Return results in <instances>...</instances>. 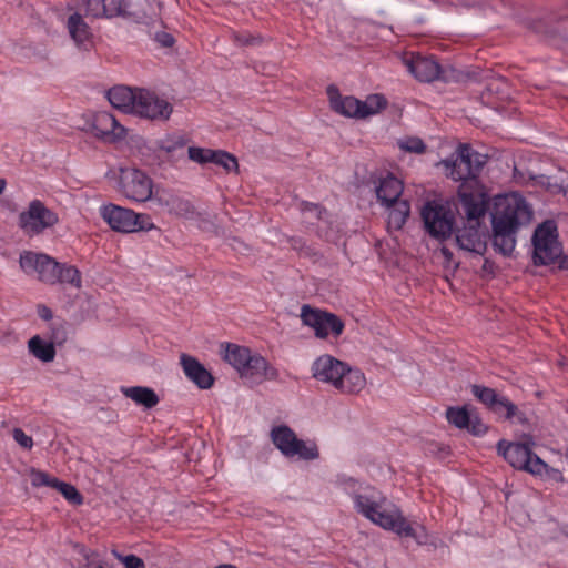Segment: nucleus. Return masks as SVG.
Returning a JSON list of instances; mask_svg holds the SVG:
<instances>
[{
    "mask_svg": "<svg viewBox=\"0 0 568 568\" xmlns=\"http://www.w3.org/2000/svg\"><path fill=\"white\" fill-rule=\"evenodd\" d=\"M344 490L351 496L355 510L374 525L399 537L413 538L419 545L427 542L425 527L410 523L400 508L375 487L348 478L344 483Z\"/></svg>",
    "mask_w": 568,
    "mask_h": 568,
    "instance_id": "nucleus-1",
    "label": "nucleus"
},
{
    "mask_svg": "<svg viewBox=\"0 0 568 568\" xmlns=\"http://www.w3.org/2000/svg\"><path fill=\"white\" fill-rule=\"evenodd\" d=\"M532 209L518 192L499 195L491 214L493 244L503 255H510L518 231L532 220Z\"/></svg>",
    "mask_w": 568,
    "mask_h": 568,
    "instance_id": "nucleus-2",
    "label": "nucleus"
},
{
    "mask_svg": "<svg viewBox=\"0 0 568 568\" xmlns=\"http://www.w3.org/2000/svg\"><path fill=\"white\" fill-rule=\"evenodd\" d=\"M312 377L325 383L343 394H357L366 385V377L358 368L351 367L338 358L324 354L311 366Z\"/></svg>",
    "mask_w": 568,
    "mask_h": 568,
    "instance_id": "nucleus-3",
    "label": "nucleus"
},
{
    "mask_svg": "<svg viewBox=\"0 0 568 568\" xmlns=\"http://www.w3.org/2000/svg\"><path fill=\"white\" fill-rule=\"evenodd\" d=\"M420 217L427 234L439 241H446L455 231V212L448 202L427 201L420 211Z\"/></svg>",
    "mask_w": 568,
    "mask_h": 568,
    "instance_id": "nucleus-4",
    "label": "nucleus"
},
{
    "mask_svg": "<svg viewBox=\"0 0 568 568\" xmlns=\"http://www.w3.org/2000/svg\"><path fill=\"white\" fill-rule=\"evenodd\" d=\"M530 444L531 440L509 443L500 439L497 443V452L514 468L541 476L547 473L548 465L532 452Z\"/></svg>",
    "mask_w": 568,
    "mask_h": 568,
    "instance_id": "nucleus-5",
    "label": "nucleus"
},
{
    "mask_svg": "<svg viewBox=\"0 0 568 568\" xmlns=\"http://www.w3.org/2000/svg\"><path fill=\"white\" fill-rule=\"evenodd\" d=\"M558 227L555 221L546 220L540 223L532 235V262L536 266L549 265L562 254Z\"/></svg>",
    "mask_w": 568,
    "mask_h": 568,
    "instance_id": "nucleus-6",
    "label": "nucleus"
},
{
    "mask_svg": "<svg viewBox=\"0 0 568 568\" xmlns=\"http://www.w3.org/2000/svg\"><path fill=\"white\" fill-rule=\"evenodd\" d=\"M100 215L113 231L121 233L150 231L155 227L150 215L112 203L102 205Z\"/></svg>",
    "mask_w": 568,
    "mask_h": 568,
    "instance_id": "nucleus-7",
    "label": "nucleus"
},
{
    "mask_svg": "<svg viewBox=\"0 0 568 568\" xmlns=\"http://www.w3.org/2000/svg\"><path fill=\"white\" fill-rule=\"evenodd\" d=\"M270 436L274 446L287 458L314 460L320 456L316 444L298 439L295 432L286 425L273 427Z\"/></svg>",
    "mask_w": 568,
    "mask_h": 568,
    "instance_id": "nucleus-8",
    "label": "nucleus"
},
{
    "mask_svg": "<svg viewBox=\"0 0 568 568\" xmlns=\"http://www.w3.org/2000/svg\"><path fill=\"white\" fill-rule=\"evenodd\" d=\"M486 163V156L474 151L469 145L458 148L455 159L446 160V174L454 181L477 183L476 176Z\"/></svg>",
    "mask_w": 568,
    "mask_h": 568,
    "instance_id": "nucleus-9",
    "label": "nucleus"
},
{
    "mask_svg": "<svg viewBox=\"0 0 568 568\" xmlns=\"http://www.w3.org/2000/svg\"><path fill=\"white\" fill-rule=\"evenodd\" d=\"M58 223V213L38 199L32 200L18 216V226L29 237L38 236Z\"/></svg>",
    "mask_w": 568,
    "mask_h": 568,
    "instance_id": "nucleus-10",
    "label": "nucleus"
},
{
    "mask_svg": "<svg viewBox=\"0 0 568 568\" xmlns=\"http://www.w3.org/2000/svg\"><path fill=\"white\" fill-rule=\"evenodd\" d=\"M301 320L305 326L314 329L317 338L338 337L344 331V323L338 316L310 305L302 306Z\"/></svg>",
    "mask_w": 568,
    "mask_h": 568,
    "instance_id": "nucleus-11",
    "label": "nucleus"
},
{
    "mask_svg": "<svg viewBox=\"0 0 568 568\" xmlns=\"http://www.w3.org/2000/svg\"><path fill=\"white\" fill-rule=\"evenodd\" d=\"M119 186L120 192L133 202H146L153 194L151 178L138 169L121 170Z\"/></svg>",
    "mask_w": 568,
    "mask_h": 568,
    "instance_id": "nucleus-12",
    "label": "nucleus"
},
{
    "mask_svg": "<svg viewBox=\"0 0 568 568\" xmlns=\"http://www.w3.org/2000/svg\"><path fill=\"white\" fill-rule=\"evenodd\" d=\"M20 267L28 275H37L38 280L48 284L57 283L59 263L44 253L26 251L20 255Z\"/></svg>",
    "mask_w": 568,
    "mask_h": 568,
    "instance_id": "nucleus-13",
    "label": "nucleus"
},
{
    "mask_svg": "<svg viewBox=\"0 0 568 568\" xmlns=\"http://www.w3.org/2000/svg\"><path fill=\"white\" fill-rule=\"evenodd\" d=\"M172 105L154 92L138 89L132 114L150 120H168L172 113Z\"/></svg>",
    "mask_w": 568,
    "mask_h": 568,
    "instance_id": "nucleus-14",
    "label": "nucleus"
},
{
    "mask_svg": "<svg viewBox=\"0 0 568 568\" xmlns=\"http://www.w3.org/2000/svg\"><path fill=\"white\" fill-rule=\"evenodd\" d=\"M88 124V130L97 139L106 143H115L126 135L125 128L118 122L113 114L106 111L95 112Z\"/></svg>",
    "mask_w": 568,
    "mask_h": 568,
    "instance_id": "nucleus-15",
    "label": "nucleus"
},
{
    "mask_svg": "<svg viewBox=\"0 0 568 568\" xmlns=\"http://www.w3.org/2000/svg\"><path fill=\"white\" fill-rule=\"evenodd\" d=\"M471 394L490 412L503 416L505 419H513L518 414V407L507 397L496 393L495 389L481 385H473Z\"/></svg>",
    "mask_w": 568,
    "mask_h": 568,
    "instance_id": "nucleus-16",
    "label": "nucleus"
},
{
    "mask_svg": "<svg viewBox=\"0 0 568 568\" xmlns=\"http://www.w3.org/2000/svg\"><path fill=\"white\" fill-rule=\"evenodd\" d=\"M445 417L454 427L466 429L474 436H483L488 430L475 409H469L467 405L448 407Z\"/></svg>",
    "mask_w": 568,
    "mask_h": 568,
    "instance_id": "nucleus-17",
    "label": "nucleus"
},
{
    "mask_svg": "<svg viewBox=\"0 0 568 568\" xmlns=\"http://www.w3.org/2000/svg\"><path fill=\"white\" fill-rule=\"evenodd\" d=\"M462 210L467 223L480 224L488 209V197L479 190L468 192L464 183L458 191Z\"/></svg>",
    "mask_w": 568,
    "mask_h": 568,
    "instance_id": "nucleus-18",
    "label": "nucleus"
},
{
    "mask_svg": "<svg viewBox=\"0 0 568 568\" xmlns=\"http://www.w3.org/2000/svg\"><path fill=\"white\" fill-rule=\"evenodd\" d=\"M237 373L241 378L254 384H260L264 379L273 381L278 377L277 369L270 365L266 358L253 353L250 354Z\"/></svg>",
    "mask_w": 568,
    "mask_h": 568,
    "instance_id": "nucleus-19",
    "label": "nucleus"
},
{
    "mask_svg": "<svg viewBox=\"0 0 568 568\" xmlns=\"http://www.w3.org/2000/svg\"><path fill=\"white\" fill-rule=\"evenodd\" d=\"M458 246L467 252L483 254L486 250L485 233L480 224L467 223L456 232Z\"/></svg>",
    "mask_w": 568,
    "mask_h": 568,
    "instance_id": "nucleus-20",
    "label": "nucleus"
},
{
    "mask_svg": "<svg viewBox=\"0 0 568 568\" xmlns=\"http://www.w3.org/2000/svg\"><path fill=\"white\" fill-rule=\"evenodd\" d=\"M181 365L185 376L201 389H209L214 384L212 374L195 357L182 354Z\"/></svg>",
    "mask_w": 568,
    "mask_h": 568,
    "instance_id": "nucleus-21",
    "label": "nucleus"
},
{
    "mask_svg": "<svg viewBox=\"0 0 568 568\" xmlns=\"http://www.w3.org/2000/svg\"><path fill=\"white\" fill-rule=\"evenodd\" d=\"M326 91L331 108L335 112L348 118L361 119V100L351 95L343 97L335 85H328Z\"/></svg>",
    "mask_w": 568,
    "mask_h": 568,
    "instance_id": "nucleus-22",
    "label": "nucleus"
},
{
    "mask_svg": "<svg viewBox=\"0 0 568 568\" xmlns=\"http://www.w3.org/2000/svg\"><path fill=\"white\" fill-rule=\"evenodd\" d=\"M409 72L419 81L432 82L439 77L440 67L432 57L413 55L406 61Z\"/></svg>",
    "mask_w": 568,
    "mask_h": 568,
    "instance_id": "nucleus-23",
    "label": "nucleus"
},
{
    "mask_svg": "<svg viewBox=\"0 0 568 568\" xmlns=\"http://www.w3.org/2000/svg\"><path fill=\"white\" fill-rule=\"evenodd\" d=\"M403 193V183L392 174L382 178L376 187V195L382 205L390 206L398 202Z\"/></svg>",
    "mask_w": 568,
    "mask_h": 568,
    "instance_id": "nucleus-24",
    "label": "nucleus"
},
{
    "mask_svg": "<svg viewBox=\"0 0 568 568\" xmlns=\"http://www.w3.org/2000/svg\"><path fill=\"white\" fill-rule=\"evenodd\" d=\"M108 100L112 106L125 112L132 113L135 99L138 98V89H131L124 85H115L108 91Z\"/></svg>",
    "mask_w": 568,
    "mask_h": 568,
    "instance_id": "nucleus-25",
    "label": "nucleus"
},
{
    "mask_svg": "<svg viewBox=\"0 0 568 568\" xmlns=\"http://www.w3.org/2000/svg\"><path fill=\"white\" fill-rule=\"evenodd\" d=\"M67 27L75 44L87 50L88 45L91 44V31L81 14L78 12L71 14L68 19Z\"/></svg>",
    "mask_w": 568,
    "mask_h": 568,
    "instance_id": "nucleus-26",
    "label": "nucleus"
},
{
    "mask_svg": "<svg viewBox=\"0 0 568 568\" xmlns=\"http://www.w3.org/2000/svg\"><path fill=\"white\" fill-rule=\"evenodd\" d=\"M122 394L132 399L135 404L145 408H152L158 405L159 397L152 388L144 386L122 387Z\"/></svg>",
    "mask_w": 568,
    "mask_h": 568,
    "instance_id": "nucleus-27",
    "label": "nucleus"
},
{
    "mask_svg": "<svg viewBox=\"0 0 568 568\" xmlns=\"http://www.w3.org/2000/svg\"><path fill=\"white\" fill-rule=\"evenodd\" d=\"M29 352L38 359L48 363L55 357V347L52 342L44 341L39 335L31 337L28 342Z\"/></svg>",
    "mask_w": 568,
    "mask_h": 568,
    "instance_id": "nucleus-28",
    "label": "nucleus"
},
{
    "mask_svg": "<svg viewBox=\"0 0 568 568\" xmlns=\"http://www.w3.org/2000/svg\"><path fill=\"white\" fill-rule=\"evenodd\" d=\"M388 207V227L393 230H400L406 223L410 213L409 202L406 200H402L392 203V205Z\"/></svg>",
    "mask_w": 568,
    "mask_h": 568,
    "instance_id": "nucleus-29",
    "label": "nucleus"
},
{
    "mask_svg": "<svg viewBox=\"0 0 568 568\" xmlns=\"http://www.w3.org/2000/svg\"><path fill=\"white\" fill-rule=\"evenodd\" d=\"M251 353L247 347L227 343L223 352V359L239 372Z\"/></svg>",
    "mask_w": 568,
    "mask_h": 568,
    "instance_id": "nucleus-30",
    "label": "nucleus"
},
{
    "mask_svg": "<svg viewBox=\"0 0 568 568\" xmlns=\"http://www.w3.org/2000/svg\"><path fill=\"white\" fill-rule=\"evenodd\" d=\"M387 105V100L382 94H371L366 100H361V119L377 114Z\"/></svg>",
    "mask_w": 568,
    "mask_h": 568,
    "instance_id": "nucleus-31",
    "label": "nucleus"
},
{
    "mask_svg": "<svg viewBox=\"0 0 568 568\" xmlns=\"http://www.w3.org/2000/svg\"><path fill=\"white\" fill-rule=\"evenodd\" d=\"M57 275V283L70 284L75 288L81 287V273L75 266L59 263Z\"/></svg>",
    "mask_w": 568,
    "mask_h": 568,
    "instance_id": "nucleus-32",
    "label": "nucleus"
},
{
    "mask_svg": "<svg viewBox=\"0 0 568 568\" xmlns=\"http://www.w3.org/2000/svg\"><path fill=\"white\" fill-rule=\"evenodd\" d=\"M166 205L170 212L178 216L191 219L194 215V206L187 199L174 195L168 200Z\"/></svg>",
    "mask_w": 568,
    "mask_h": 568,
    "instance_id": "nucleus-33",
    "label": "nucleus"
},
{
    "mask_svg": "<svg viewBox=\"0 0 568 568\" xmlns=\"http://www.w3.org/2000/svg\"><path fill=\"white\" fill-rule=\"evenodd\" d=\"M209 161L210 163L222 166L226 172L235 171L239 166L236 158L231 153L222 150H213Z\"/></svg>",
    "mask_w": 568,
    "mask_h": 568,
    "instance_id": "nucleus-34",
    "label": "nucleus"
},
{
    "mask_svg": "<svg viewBox=\"0 0 568 568\" xmlns=\"http://www.w3.org/2000/svg\"><path fill=\"white\" fill-rule=\"evenodd\" d=\"M53 488L57 489L72 505H81L83 503L82 495L71 484L57 479Z\"/></svg>",
    "mask_w": 568,
    "mask_h": 568,
    "instance_id": "nucleus-35",
    "label": "nucleus"
},
{
    "mask_svg": "<svg viewBox=\"0 0 568 568\" xmlns=\"http://www.w3.org/2000/svg\"><path fill=\"white\" fill-rule=\"evenodd\" d=\"M58 478L50 476L48 473L32 468L30 470V480L33 487H54Z\"/></svg>",
    "mask_w": 568,
    "mask_h": 568,
    "instance_id": "nucleus-36",
    "label": "nucleus"
},
{
    "mask_svg": "<svg viewBox=\"0 0 568 568\" xmlns=\"http://www.w3.org/2000/svg\"><path fill=\"white\" fill-rule=\"evenodd\" d=\"M84 12L93 18L105 17L104 0H82Z\"/></svg>",
    "mask_w": 568,
    "mask_h": 568,
    "instance_id": "nucleus-37",
    "label": "nucleus"
},
{
    "mask_svg": "<svg viewBox=\"0 0 568 568\" xmlns=\"http://www.w3.org/2000/svg\"><path fill=\"white\" fill-rule=\"evenodd\" d=\"M399 148L404 151L422 154L426 150V145L419 138H407L399 141Z\"/></svg>",
    "mask_w": 568,
    "mask_h": 568,
    "instance_id": "nucleus-38",
    "label": "nucleus"
},
{
    "mask_svg": "<svg viewBox=\"0 0 568 568\" xmlns=\"http://www.w3.org/2000/svg\"><path fill=\"white\" fill-rule=\"evenodd\" d=\"M105 17L121 16L125 12L126 0H104Z\"/></svg>",
    "mask_w": 568,
    "mask_h": 568,
    "instance_id": "nucleus-39",
    "label": "nucleus"
},
{
    "mask_svg": "<svg viewBox=\"0 0 568 568\" xmlns=\"http://www.w3.org/2000/svg\"><path fill=\"white\" fill-rule=\"evenodd\" d=\"M213 150L211 149H203L197 146H190L187 150L189 158L197 163L204 164L210 163L209 159H211Z\"/></svg>",
    "mask_w": 568,
    "mask_h": 568,
    "instance_id": "nucleus-40",
    "label": "nucleus"
},
{
    "mask_svg": "<svg viewBox=\"0 0 568 568\" xmlns=\"http://www.w3.org/2000/svg\"><path fill=\"white\" fill-rule=\"evenodd\" d=\"M14 440L24 449H31L33 439L27 435L21 428H14L12 432Z\"/></svg>",
    "mask_w": 568,
    "mask_h": 568,
    "instance_id": "nucleus-41",
    "label": "nucleus"
},
{
    "mask_svg": "<svg viewBox=\"0 0 568 568\" xmlns=\"http://www.w3.org/2000/svg\"><path fill=\"white\" fill-rule=\"evenodd\" d=\"M114 554L123 562L125 568H145L143 560L135 555L121 556L116 552Z\"/></svg>",
    "mask_w": 568,
    "mask_h": 568,
    "instance_id": "nucleus-42",
    "label": "nucleus"
},
{
    "mask_svg": "<svg viewBox=\"0 0 568 568\" xmlns=\"http://www.w3.org/2000/svg\"><path fill=\"white\" fill-rule=\"evenodd\" d=\"M302 211L304 212H315L317 219H322L323 214L326 213V211L321 207L320 205L317 204H314V203H310V202H304L302 203Z\"/></svg>",
    "mask_w": 568,
    "mask_h": 568,
    "instance_id": "nucleus-43",
    "label": "nucleus"
},
{
    "mask_svg": "<svg viewBox=\"0 0 568 568\" xmlns=\"http://www.w3.org/2000/svg\"><path fill=\"white\" fill-rule=\"evenodd\" d=\"M38 315L40 318L44 321H49L52 318V311L45 305L38 306Z\"/></svg>",
    "mask_w": 568,
    "mask_h": 568,
    "instance_id": "nucleus-44",
    "label": "nucleus"
},
{
    "mask_svg": "<svg viewBox=\"0 0 568 568\" xmlns=\"http://www.w3.org/2000/svg\"><path fill=\"white\" fill-rule=\"evenodd\" d=\"M158 40L164 45V47H172L174 43V39L169 33H162L158 36Z\"/></svg>",
    "mask_w": 568,
    "mask_h": 568,
    "instance_id": "nucleus-45",
    "label": "nucleus"
},
{
    "mask_svg": "<svg viewBox=\"0 0 568 568\" xmlns=\"http://www.w3.org/2000/svg\"><path fill=\"white\" fill-rule=\"evenodd\" d=\"M288 242L291 247L296 251H301L305 246V241L302 237H292Z\"/></svg>",
    "mask_w": 568,
    "mask_h": 568,
    "instance_id": "nucleus-46",
    "label": "nucleus"
},
{
    "mask_svg": "<svg viewBox=\"0 0 568 568\" xmlns=\"http://www.w3.org/2000/svg\"><path fill=\"white\" fill-rule=\"evenodd\" d=\"M243 44H252L253 43V38H248V37H245V38H241L239 39Z\"/></svg>",
    "mask_w": 568,
    "mask_h": 568,
    "instance_id": "nucleus-47",
    "label": "nucleus"
},
{
    "mask_svg": "<svg viewBox=\"0 0 568 568\" xmlns=\"http://www.w3.org/2000/svg\"><path fill=\"white\" fill-rule=\"evenodd\" d=\"M6 185H7L6 180L0 179V195L3 193Z\"/></svg>",
    "mask_w": 568,
    "mask_h": 568,
    "instance_id": "nucleus-48",
    "label": "nucleus"
},
{
    "mask_svg": "<svg viewBox=\"0 0 568 568\" xmlns=\"http://www.w3.org/2000/svg\"><path fill=\"white\" fill-rule=\"evenodd\" d=\"M560 267H561V268H568V261H567V258H565V260L561 262Z\"/></svg>",
    "mask_w": 568,
    "mask_h": 568,
    "instance_id": "nucleus-49",
    "label": "nucleus"
},
{
    "mask_svg": "<svg viewBox=\"0 0 568 568\" xmlns=\"http://www.w3.org/2000/svg\"><path fill=\"white\" fill-rule=\"evenodd\" d=\"M97 568H103L102 566H98Z\"/></svg>",
    "mask_w": 568,
    "mask_h": 568,
    "instance_id": "nucleus-50",
    "label": "nucleus"
}]
</instances>
